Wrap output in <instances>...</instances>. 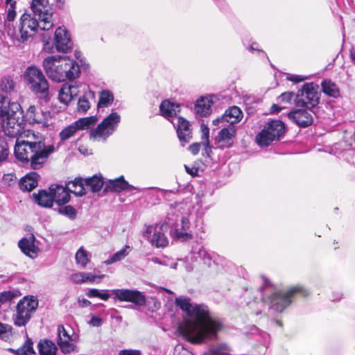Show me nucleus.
<instances>
[{"mask_svg":"<svg viewBox=\"0 0 355 355\" xmlns=\"http://www.w3.org/2000/svg\"><path fill=\"white\" fill-rule=\"evenodd\" d=\"M23 121L20 110L1 120L2 131L8 137L17 138L15 146L16 158L34 170L40 169L55 151V146L46 144L41 134L31 130L24 131Z\"/></svg>","mask_w":355,"mask_h":355,"instance_id":"1","label":"nucleus"},{"mask_svg":"<svg viewBox=\"0 0 355 355\" xmlns=\"http://www.w3.org/2000/svg\"><path fill=\"white\" fill-rule=\"evenodd\" d=\"M190 301L189 298L184 297H177L175 300V304L187 316L178 327L180 334L191 343H200L205 338L216 336L223 328L222 322L210 316L207 306L193 304Z\"/></svg>","mask_w":355,"mask_h":355,"instance_id":"2","label":"nucleus"},{"mask_svg":"<svg viewBox=\"0 0 355 355\" xmlns=\"http://www.w3.org/2000/svg\"><path fill=\"white\" fill-rule=\"evenodd\" d=\"M43 67L48 77L55 82L72 80L80 73L79 65L68 56H49L44 60Z\"/></svg>","mask_w":355,"mask_h":355,"instance_id":"3","label":"nucleus"},{"mask_svg":"<svg viewBox=\"0 0 355 355\" xmlns=\"http://www.w3.org/2000/svg\"><path fill=\"white\" fill-rule=\"evenodd\" d=\"M297 295L306 297L309 295V292L300 286L291 287L286 292H275L268 299L270 307L275 311L281 313L290 305L293 298Z\"/></svg>","mask_w":355,"mask_h":355,"instance_id":"4","label":"nucleus"},{"mask_svg":"<svg viewBox=\"0 0 355 355\" xmlns=\"http://www.w3.org/2000/svg\"><path fill=\"white\" fill-rule=\"evenodd\" d=\"M24 80L30 89L42 97L49 94V83L40 69L35 67H28L24 72Z\"/></svg>","mask_w":355,"mask_h":355,"instance_id":"5","label":"nucleus"},{"mask_svg":"<svg viewBox=\"0 0 355 355\" xmlns=\"http://www.w3.org/2000/svg\"><path fill=\"white\" fill-rule=\"evenodd\" d=\"M285 132L284 124L279 120H273L265 124L263 130L257 135L256 141L261 147H267L272 142L278 141Z\"/></svg>","mask_w":355,"mask_h":355,"instance_id":"6","label":"nucleus"},{"mask_svg":"<svg viewBox=\"0 0 355 355\" xmlns=\"http://www.w3.org/2000/svg\"><path fill=\"white\" fill-rule=\"evenodd\" d=\"M120 120L121 116L118 113L112 112L96 128L90 130V139L94 141H105L114 132Z\"/></svg>","mask_w":355,"mask_h":355,"instance_id":"7","label":"nucleus"},{"mask_svg":"<svg viewBox=\"0 0 355 355\" xmlns=\"http://www.w3.org/2000/svg\"><path fill=\"white\" fill-rule=\"evenodd\" d=\"M37 18L30 14L24 13L21 16L18 31L12 34L19 42H25L34 36L38 28L42 30V25Z\"/></svg>","mask_w":355,"mask_h":355,"instance_id":"8","label":"nucleus"},{"mask_svg":"<svg viewBox=\"0 0 355 355\" xmlns=\"http://www.w3.org/2000/svg\"><path fill=\"white\" fill-rule=\"evenodd\" d=\"M38 306L37 300L31 296L24 297L17 305L16 313L13 315L15 324L17 326H24L31 319L32 313Z\"/></svg>","mask_w":355,"mask_h":355,"instance_id":"9","label":"nucleus"},{"mask_svg":"<svg viewBox=\"0 0 355 355\" xmlns=\"http://www.w3.org/2000/svg\"><path fill=\"white\" fill-rule=\"evenodd\" d=\"M319 87L313 83H306L295 96V102L297 107H306L309 109L315 107L319 102Z\"/></svg>","mask_w":355,"mask_h":355,"instance_id":"10","label":"nucleus"},{"mask_svg":"<svg viewBox=\"0 0 355 355\" xmlns=\"http://www.w3.org/2000/svg\"><path fill=\"white\" fill-rule=\"evenodd\" d=\"M168 231V225L166 223H156L146 227L144 236L155 248H165L168 244V239L166 235Z\"/></svg>","mask_w":355,"mask_h":355,"instance_id":"11","label":"nucleus"},{"mask_svg":"<svg viewBox=\"0 0 355 355\" xmlns=\"http://www.w3.org/2000/svg\"><path fill=\"white\" fill-rule=\"evenodd\" d=\"M47 0H33L31 9L33 17L37 18L42 25L43 31H48L53 27L52 14L49 12V6Z\"/></svg>","mask_w":355,"mask_h":355,"instance_id":"12","label":"nucleus"},{"mask_svg":"<svg viewBox=\"0 0 355 355\" xmlns=\"http://www.w3.org/2000/svg\"><path fill=\"white\" fill-rule=\"evenodd\" d=\"M24 117L29 124H41L43 126H47L51 115L49 111L44 110L41 107L31 105L26 110Z\"/></svg>","mask_w":355,"mask_h":355,"instance_id":"13","label":"nucleus"},{"mask_svg":"<svg viewBox=\"0 0 355 355\" xmlns=\"http://www.w3.org/2000/svg\"><path fill=\"white\" fill-rule=\"evenodd\" d=\"M112 292L114 295V298L119 301L130 302L139 306L146 304L145 295L137 290L114 289Z\"/></svg>","mask_w":355,"mask_h":355,"instance_id":"14","label":"nucleus"},{"mask_svg":"<svg viewBox=\"0 0 355 355\" xmlns=\"http://www.w3.org/2000/svg\"><path fill=\"white\" fill-rule=\"evenodd\" d=\"M55 46L58 51L67 53L72 46L69 35L65 28H58L55 31Z\"/></svg>","mask_w":355,"mask_h":355,"instance_id":"15","label":"nucleus"},{"mask_svg":"<svg viewBox=\"0 0 355 355\" xmlns=\"http://www.w3.org/2000/svg\"><path fill=\"white\" fill-rule=\"evenodd\" d=\"M172 123L176 128L178 136L182 145L184 146L189 143L192 137L189 122L183 117L180 116L177 119L176 123L173 121Z\"/></svg>","mask_w":355,"mask_h":355,"instance_id":"16","label":"nucleus"},{"mask_svg":"<svg viewBox=\"0 0 355 355\" xmlns=\"http://www.w3.org/2000/svg\"><path fill=\"white\" fill-rule=\"evenodd\" d=\"M236 136V129L233 125H228L220 130L218 135V147L221 149L232 146Z\"/></svg>","mask_w":355,"mask_h":355,"instance_id":"17","label":"nucleus"},{"mask_svg":"<svg viewBox=\"0 0 355 355\" xmlns=\"http://www.w3.org/2000/svg\"><path fill=\"white\" fill-rule=\"evenodd\" d=\"M242 117V112L241 110L236 107L233 106L227 110L225 114L213 121V124L218 125L220 123L227 122L230 123L229 125H232L238 123Z\"/></svg>","mask_w":355,"mask_h":355,"instance_id":"18","label":"nucleus"},{"mask_svg":"<svg viewBox=\"0 0 355 355\" xmlns=\"http://www.w3.org/2000/svg\"><path fill=\"white\" fill-rule=\"evenodd\" d=\"M288 117L296 124L302 127H307L313 123L312 114L305 110H295L288 114Z\"/></svg>","mask_w":355,"mask_h":355,"instance_id":"19","label":"nucleus"},{"mask_svg":"<svg viewBox=\"0 0 355 355\" xmlns=\"http://www.w3.org/2000/svg\"><path fill=\"white\" fill-rule=\"evenodd\" d=\"M21 110L18 103L10 102L7 98L0 95V119H3Z\"/></svg>","mask_w":355,"mask_h":355,"instance_id":"20","label":"nucleus"},{"mask_svg":"<svg viewBox=\"0 0 355 355\" xmlns=\"http://www.w3.org/2000/svg\"><path fill=\"white\" fill-rule=\"evenodd\" d=\"M53 202L58 205H65L70 200V194L66 187L60 185H51L49 187Z\"/></svg>","mask_w":355,"mask_h":355,"instance_id":"21","label":"nucleus"},{"mask_svg":"<svg viewBox=\"0 0 355 355\" xmlns=\"http://www.w3.org/2000/svg\"><path fill=\"white\" fill-rule=\"evenodd\" d=\"M105 190L107 191L121 192L125 190H137V189L130 185L128 182L124 180L123 176H121L114 180H110L105 184Z\"/></svg>","mask_w":355,"mask_h":355,"instance_id":"22","label":"nucleus"},{"mask_svg":"<svg viewBox=\"0 0 355 355\" xmlns=\"http://www.w3.org/2000/svg\"><path fill=\"white\" fill-rule=\"evenodd\" d=\"M35 239V236L32 234L28 238H23L18 243L21 250L32 259L37 256L38 252V248L34 243Z\"/></svg>","mask_w":355,"mask_h":355,"instance_id":"23","label":"nucleus"},{"mask_svg":"<svg viewBox=\"0 0 355 355\" xmlns=\"http://www.w3.org/2000/svg\"><path fill=\"white\" fill-rule=\"evenodd\" d=\"M40 175L36 172H31L22 178L19 187L22 191H31L37 187Z\"/></svg>","mask_w":355,"mask_h":355,"instance_id":"24","label":"nucleus"},{"mask_svg":"<svg viewBox=\"0 0 355 355\" xmlns=\"http://www.w3.org/2000/svg\"><path fill=\"white\" fill-rule=\"evenodd\" d=\"M213 101L211 97H201L196 101L195 105V112L200 116H207L209 115L211 112V106Z\"/></svg>","mask_w":355,"mask_h":355,"instance_id":"25","label":"nucleus"},{"mask_svg":"<svg viewBox=\"0 0 355 355\" xmlns=\"http://www.w3.org/2000/svg\"><path fill=\"white\" fill-rule=\"evenodd\" d=\"M33 198L38 205L43 207L50 208L54 202L50 191L40 190L33 194Z\"/></svg>","mask_w":355,"mask_h":355,"instance_id":"26","label":"nucleus"},{"mask_svg":"<svg viewBox=\"0 0 355 355\" xmlns=\"http://www.w3.org/2000/svg\"><path fill=\"white\" fill-rule=\"evenodd\" d=\"M159 110L164 117H172L180 112V105L169 100H165L160 104Z\"/></svg>","mask_w":355,"mask_h":355,"instance_id":"27","label":"nucleus"},{"mask_svg":"<svg viewBox=\"0 0 355 355\" xmlns=\"http://www.w3.org/2000/svg\"><path fill=\"white\" fill-rule=\"evenodd\" d=\"M66 188L69 193H73L76 196H82L86 193L85 183L80 178H76L74 180L69 182Z\"/></svg>","mask_w":355,"mask_h":355,"instance_id":"28","label":"nucleus"},{"mask_svg":"<svg viewBox=\"0 0 355 355\" xmlns=\"http://www.w3.org/2000/svg\"><path fill=\"white\" fill-rule=\"evenodd\" d=\"M40 355H56L58 348L55 344L49 339H42L37 344Z\"/></svg>","mask_w":355,"mask_h":355,"instance_id":"29","label":"nucleus"},{"mask_svg":"<svg viewBox=\"0 0 355 355\" xmlns=\"http://www.w3.org/2000/svg\"><path fill=\"white\" fill-rule=\"evenodd\" d=\"M322 92L327 96L338 98L340 96V90L336 83L330 80H324L322 82Z\"/></svg>","mask_w":355,"mask_h":355,"instance_id":"30","label":"nucleus"},{"mask_svg":"<svg viewBox=\"0 0 355 355\" xmlns=\"http://www.w3.org/2000/svg\"><path fill=\"white\" fill-rule=\"evenodd\" d=\"M84 182L85 183L86 189H89L94 193L99 191L103 186V179L96 175L85 180Z\"/></svg>","mask_w":355,"mask_h":355,"instance_id":"31","label":"nucleus"},{"mask_svg":"<svg viewBox=\"0 0 355 355\" xmlns=\"http://www.w3.org/2000/svg\"><path fill=\"white\" fill-rule=\"evenodd\" d=\"M98 121L96 116H91L88 117L81 118L73 122L78 130H87L91 126L94 125Z\"/></svg>","mask_w":355,"mask_h":355,"instance_id":"32","label":"nucleus"},{"mask_svg":"<svg viewBox=\"0 0 355 355\" xmlns=\"http://www.w3.org/2000/svg\"><path fill=\"white\" fill-rule=\"evenodd\" d=\"M58 99L60 103L64 104L65 106L68 105L69 103L73 99L71 96V92L70 91L68 84H64L62 86L59 91Z\"/></svg>","mask_w":355,"mask_h":355,"instance_id":"33","label":"nucleus"},{"mask_svg":"<svg viewBox=\"0 0 355 355\" xmlns=\"http://www.w3.org/2000/svg\"><path fill=\"white\" fill-rule=\"evenodd\" d=\"M201 139H202V146L205 147L204 153H202L203 155H206L207 157H209L210 154L211 153V146L209 145V130L206 126H202L201 128Z\"/></svg>","mask_w":355,"mask_h":355,"instance_id":"34","label":"nucleus"},{"mask_svg":"<svg viewBox=\"0 0 355 355\" xmlns=\"http://www.w3.org/2000/svg\"><path fill=\"white\" fill-rule=\"evenodd\" d=\"M129 248L128 245H125L121 250L115 252L110 258L104 261V263L106 265H110L115 262L119 261L123 259L128 254V251L127 250Z\"/></svg>","mask_w":355,"mask_h":355,"instance_id":"35","label":"nucleus"},{"mask_svg":"<svg viewBox=\"0 0 355 355\" xmlns=\"http://www.w3.org/2000/svg\"><path fill=\"white\" fill-rule=\"evenodd\" d=\"M113 100L114 96L112 93L107 90H103L100 93L98 106L107 107L112 103Z\"/></svg>","mask_w":355,"mask_h":355,"instance_id":"36","label":"nucleus"},{"mask_svg":"<svg viewBox=\"0 0 355 355\" xmlns=\"http://www.w3.org/2000/svg\"><path fill=\"white\" fill-rule=\"evenodd\" d=\"M76 261L83 268H85L89 261L87 252L83 247L80 248L76 253Z\"/></svg>","mask_w":355,"mask_h":355,"instance_id":"37","label":"nucleus"},{"mask_svg":"<svg viewBox=\"0 0 355 355\" xmlns=\"http://www.w3.org/2000/svg\"><path fill=\"white\" fill-rule=\"evenodd\" d=\"M78 131L74 123L64 128L60 133L59 137L61 141H66L73 137Z\"/></svg>","mask_w":355,"mask_h":355,"instance_id":"38","label":"nucleus"},{"mask_svg":"<svg viewBox=\"0 0 355 355\" xmlns=\"http://www.w3.org/2000/svg\"><path fill=\"white\" fill-rule=\"evenodd\" d=\"M33 342L31 340H28L25 345L20 349L17 350H12L17 355H36L35 352L33 347Z\"/></svg>","mask_w":355,"mask_h":355,"instance_id":"39","label":"nucleus"},{"mask_svg":"<svg viewBox=\"0 0 355 355\" xmlns=\"http://www.w3.org/2000/svg\"><path fill=\"white\" fill-rule=\"evenodd\" d=\"M15 88V83L10 77H3L0 81V89L6 93H10Z\"/></svg>","mask_w":355,"mask_h":355,"instance_id":"40","label":"nucleus"},{"mask_svg":"<svg viewBox=\"0 0 355 355\" xmlns=\"http://www.w3.org/2000/svg\"><path fill=\"white\" fill-rule=\"evenodd\" d=\"M71 340V338L58 340V345L64 354H69L75 351L76 346L70 342Z\"/></svg>","mask_w":355,"mask_h":355,"instance_id":"41","label":"nucleus"},{"mask_svg":"<svg viewBox=\"0 0 355 355\" xmlns=\"http://www.w3.org/2000/svg\"><path fill=\"white\" fill-rule=\"evenodd\" d=\"M6 3L7 5V16L6 21L8 22L12 21L16 17V11H15V4L16 1L15 0H11L8 1L6 0Z\"/></svg>","mask_w":355,"mask_h":355,"instance_id":"42","label":"nucleus"},{"mask_svg":"<svg viewBox=\"0 0 355 355\" xmlns=\"http://www.w3.org/2000/svg\"><path fill=\"white\" fill-rule=\"evenodd\" d=\"M204 355H230V349L226 345H220L216 349H211Z\"/></svg>","mask_w":355,"mask_h":355,"instance_id":"43","label":"nucleus"},{"mask_svg":"<svg viewBox=\"0 0 355 355\" xmlns=\"http://www.w3.org/2000/svg\"><path fill=\"white\" fill-rule=\"evenodd\" d=\"M90 103L87 96H83L80 97L78 102V112L85 113L90 108Z\"/></svg>","mask_w":355,"mask_h":355,"instance_id":"44","label":"nucleus"},{"mask_svg":"<svg viewBox=\"0 0 355 355\" xmlns=\"http://www.w3.org/2000/svg\"><path fill=\"white\" fill-rule=\"evenodd\" d=\"M87 295L89 297H97L105 301L107 300L110 297V294H108L107 293H103L101 291L96 288L89 289L87 293Z\"/></svg>","mask_w":355,"mask_h":355,"instance_id":"45","label":"nucleus"},{"mask_svg":"<svg viewBox=\"0 0 355 355\" xmlns=\"http://www.w3.org/2000/svg\"><path fill=\"white\" fill-rule=\"evenodd\" d=\"M59 213L62 214L71 219L76 217V210L71 205H66L59 209Z\"/></svg>","mask_w":355,"mask_h":355,"instance_id":"46","label":"nucleus"},{"mask_svg":"<svg viewBox=\"0 0 355 355\" xmlns=\"http://www.w3.org/2000/svg\"><path fill=\"white\" fill-rule=\"evenodd\" d=\"M200 259H201L205 264L211 263V258L208 252L202 246H199L198 252H196Z\"/></svg>","mask_w":355,"mask_h":355,"instance_id":"47","label":"nucleus"},{"mask_svg":"<svg viewBox=\"0 0 355 355\" xmlns=\"http://www.w3.org/2000/svg\"><path fill=\"white\" fill-rule=\"evenodd\" d=\"M175 236L181 241H187L193 239V235L191 233L180 229L175 230Z\"/></svg>","mask_w":355,"mask_h":355,"instance_id":"48","label":"nucleus"},{"mask_svg":"<svg viewBox=\"0 0 355 355\" xmlns=\"http://www.w3.org/2000/svg\"><path fill=\"white\" fill-rule=\"evenodd\" d=\"M104 277H105L104 275L96 276V275H93L91 272H85L83 283L87 282H94L96 281V279H98L97 282H100L101 279H103Z\"/></svg>","mask_w":355,"mask_h":355,"instance_id":"49","label":"nucleus"},{"mask_svg":"<svg viewBox=\"0 0 355 355\" xmlns=\"http://www.w3.org/2000/svg\"><path fill=\"white\" fill-rule=\"evenodd\" d=\"M16 294L12 291H4L0 293V302L10 301L16 297Z\"/></svg>","mask_w":355,"mask_h":355,"instance_id":"50","label":"nucleus"},{"mask_svg":"<svg viewBox=\"0 0 355 355\" xmlns=\"http://www.w3.org/2000/svg\"><path fill=\"white\" fill-rule=\"evenodd\" d=\"M58 340L70 339L71 336L69 335L64 326L59 325L58 327Z\"/></svg>","mask_w":355,"mask_h":355,"instance_id":"51","label":"nucleus"},{"mask_svg":"<svg viewBox=\"0 0 355 355\" xmlns=\"http://www.w3.org/2000/svg\"><path fill=\"white\" fill-rule=\"evenodd\" d=\"M85 276V272H79L72 274L70 276V279L77 284H81L83 283V279Z\"/></svg>","mask_w":355,"mask_h":355,"instance_id":"52","label":"nucleus"},{"mask_svg":"<svg viewBox=\"0 0 355 355\" xmlns=\"http://www.w3.org/2000/svg\"><path fill=\"white\" fill-rule=\"evenodd\" d=\"M80 84L75 83V84H68V87L70 89V91L71 92V96L74 98L76 96L78 95L80 93L79 87L80 86Z\"/></svg>","mask_w":355,"mask_h":355,"instance_id":"53","label":"nucleus"},{"mask_svg":"<svg viewBox=\"0 0 355 355\" xmlns=\"http://www.w3.org/2000/svg\"><path fill=\"white\" fill-rule=\"evenodd\" d=\"M294 96V93L293 92H284L281 94V96L279 97V98L286 103H290L292 100V98Z\"/></svg>","mask_w":355,"mask_h":355,"instance_id":"54","label":"nucleus"},{"mask_svg":"<svg viewBox=\"0 0 355 355\" xmlns=\"http://www.w3.org/2000/svg\"><path fill=\"white\" fill-rule=\"evenodd\" d=\"M201 146H202V141L200 143H193L189 146V149L190 152L195 155L199 153Z\"/></svg>","mask_w":355,"mask_h":355,"instance_id":"55","label":"nucleus"},{"mask_svg":"<svg viewBox=\"0 0 355 355\" xmlns=\"http://www.w3.org/2000/svg\"><path fill=\"white\" fill-rule=\"evenodd\" d=\"M119 355H141L140 351L132 350V349H124L121 350Z\"/></svg>","mask_w":355,"mask_h":355,"instance_id":"56","label":"nucleus"},{"mask_svg":"<svg viewBox=\"0 0 355 355\" xmlns=\"http://www.w3.org/2000/svg\"><path fill=\"white\" fill-rule=\"evenodd\" d=\"M102 323V319L97 316H93L89 320V324L94 327H99Z\"/></svg>","mask_w":355,"mask_h":355,"instance_id":"57","label":"nucleus"},{"mask_svg":"<svg viewBox=\"0 0 355 355\" xmlns=\"http://www.w3.org/2000/svg\"><path fill=\"white\" fill-rule=\"evenodd\" d=\"M181 224H182V228L180 230H182L184 231L188 230L190 227V222L187 217H183L182 218Z\"/></svg>","mask_w":355,"mask_h":355,"instance_id":"58","label":"nucleus"},{"mask_svg":"<svg viewBox=\"0 0 355 355\" xmlns=\"http://www.w3.org/2000/svg\"><path fill=\"white\" fill-rule=\"evenodd\" d=\"M8 155V152L7 148L3 146L0 145V161L5 160L7 158Z\"/></svg>","mask_w":355,"mask_h":355,"instance_id":"59","label":"nucleus"},{"mask_svg":"<svg viewBox=\"0 0 355 355\" xmlns=\"http://www.w3.org/2000/svg\"><path fill=\"white\" fill-rule=\"evenodd\" d=\"M184 168L187 173L191 175L192 176H196L198 173V169L196 167L189 168L188 166L184 165Z\"/></svg>","mask_w":355,"mask_h":355,"instance_id":"60","label":"nucleus"},{"mask_svg":"<svg viewBox=\"0 0 355 355\" xmlns=\"http://www.w3.org/2000/svg\"><path fill=\"white\" fill-rule=\"evenodd\" d=\"M287 79L295 83H300L304 80V78L300 76H291L289 77H287Z\"/></svg>","mask_w":355,"mask_h":355,"instance_id":"61","label":"nucleus"},{"mask_svg":"<svg viewBox=\"0 0 355 355\" xmlns=\"http://www.w3.org/2000/svg\"><path fill=\"white\" fill-rule=\"evenodd\" d=\"M8 327V325L0 323V336L7 332Z\"/></svg>","mask_w":355,"mask_h":355,"instance_id":"62","label":"nucleus"},{"mask_svg":"<svg viewBox=\"0 0 355 355\" xmlns=\"http://www.w3.org/2000/svg\"><path fill=\"white\" fill-rule=\"evenodd\" d=\"M78 150L79 152L81 153V154H83V155H87L88 154V150L87 149L86 147H85L84 146H80L78 147Z\"/></svg>","mask_w":355,"mask_h":355,"instance_id":"63","label":"nucleus"},{"mask_svg":"<svg viewBox=\"0 0 355 355\" xmlns=\"http://www.w3.org/2000/svg\"><path fill=\"white\" fill-rule=\"evenodd\" d=\"M350 58L352 62L355 64V49H352L350 51Z\"/></svg>","mask_w":355,"mask_h":355,"instance_id":"64","label":"nucleus"}]
</instances>
